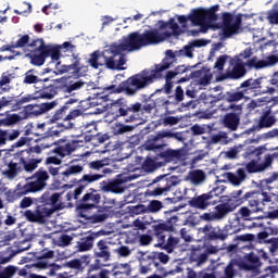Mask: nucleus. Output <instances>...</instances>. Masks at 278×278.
Masks as SVG:
<instances>
[{"label":"nucleus","mask_w":278,"mask_h":278,"mask_svg":"<svg viewBox=\"0 0 278 278\" xmlns=\"http://www.w3.org/2000/svg\"><path fill=\"white\" fill-rule=\"evenodd\" d=\"M159 29H170L165 30L160 34L157 28L144 30L142 34L140 31H134L124 36L119 43L111 45V56H106V66L110 71H125V54L123 52L127 51L132 53V51H140L143 47H151V45H160L164 42L166 38H172L173 36H181V28L179 24L175 22V18L170 17L168 22L159 21Z\"/></svg>","instance_id":"1"},{"label":"nucleus","mask_w":278,"mask_h":278,"mask_svg":"<svg viewBox=\"0 0 278 278\" xmlns=\"http://www.w3.org/2000/svg\"><path fill=\"white\" fill-rule=\"evenodd\" d=\"M175 62H177V55L173 50H167L165 58L160 64H155L154 68L142 70L140 73L122 81L118 86L110 85L104 87L103 90L110 94H121V92H125L127 97H136L140 90H144L149 88L151 84H155L157 79H162V77H164V71H168Z\"/></svg>","instance_id":"2"},{"label":"nucleus","mask_w":278,"mask_h":278,"mask_svg":"<svg viewBox=\"0 0 278 278\" xmlns=\"http://www.w3.org/2000/svg\"><path fill=\"white\" fill-rule=\"evenodd\" d=\"M62 188V182L58 181L52 184L51 188L46 190L38 199V204L35 210H26L23 213L24 218L28 223H36L37 225H46L51 218L54 212L63 210L62 205V192H56Z\"/></svg>","instance_id":"3"},{"label":"nucleus","mask_w":278,"mask_h":278,"mask_svg":"<svg viewBox=\"0 0 278 278\" xmlns=\"http://www.w3.org/2000/svg\"><path fill=\"white\" fill-rule=\"evenodd\" d=\"M275 64H278V56L275 54H271L267 56L264 60H258L257 56H253L252 59H249L247 62L238 59L232 58L229 61V66H232L231 70H228L225 73L226 79H242L244 75H247V66L248 68H255L256 71H260L261 68H268V66H275Z\"/></svg>","instance_id":"4"},{"label":"nucleus","mask_w":278,"mask_h":278,"mask_svg":"<svg viewBox=\"0 0 278 278\" xmlns=\"http://www.w3.org/2000/svg\"><path fill=\"white\" fill-rule=\"evenodd\" d=\"M155 108H157L156 100L142 106L140 102L129 104L127 100L119 98L111 104L112 114L116 118H123L125 123H136V121H140V114L143 110L144 112H153Z\"/></svg>","instance_id":"5"},{"label":"nucleus","mask_w":278,"mask_h":278,"mask_svg":"<svg viewBox=\"0 0 278 278\" xmlns=\"http://www.w3.org/2000/svg\"><path fill=\"white\" fill-rule=\"evenodd\" d=\"M101 203V193L94 188H89L76 205L78 218H85L89 223H103L108 214H94L92 210H99Z\"/></svg>","instance_id":"6"},{"label":"nucleus","mask_w":278,"mask_h":278,"mask_svg":"<svg viewBox=\"0 0 278 278\" xmlns=\"http://www.w3.org/2000/svg\"><path fill=\"white\" fill-rule=\"evenodd\" d=\"M242 190L233 191L232 197L228 200L231 205H237L238 201L242 203L248 201V207H252L255 212L264 207V203H273L276 201L278 203V195L275 193H269L264 190L261 191H249L242 198Z\"/></svg>","instance_id":"7"},{"label":"nucleus","mask_w":278,"mask_h":278,"mask_svg":"<svg viewBox=\"0 0 278 278\" xmlns=\"http://www.w3.org/2000/svg\"><path fill=\"white\" fill-rule=\"evenodd\" d=\"M47 181H49V172L41 167L27 178V182L21 188L20 192L12 190L7 192V201L14 203L18 199V194L42 192L47 188Z\"/></svg>","instance_id":"8"},{"label":"nucleus","mask_w":278,"mask_h":278,"mask_svg":"<svg viewBox=\"0 0 278 278\" xmlns=\"http://www.w3.org/2000/svg\"><path fill=\"white\" fill-rule=\"evenodd\" d=\"M60 49H66L67 51H73L76 49L75 45H72L70 41L63 42L61 46H58V56L56 59H51L48 63L47 73H54V75H64V73H68L74 71L75 75L79 76L81 73V59L75 54H73V63L70 65H63L60 61L62 58V52Z\"/></svg>","instance_id":"9"},{"label":"nucleus","mask_w":278,"mask_h":278,"mask_svg":"<svg viewBox=\"0 0 278 278\" xmlns=\"http://www.w3.org/2000/svg\"><path fill=\"white\" fill-rule=\"evenodd\" d=\"M167 140H184L181 132H173L172 130H160L155 135H149L143 143L146 151H154L156 155L165 148L168 147Z\"/></svg>","instance_id":"10"},{"label":"nucleus","mask_w":278,"mask_h":278,"mask_svg":"<svg viewBox=\"0 0 278 278\" xmlns=\"http://www.w3.org/2000/svg\"><path fill=\"white\" fill-rule=\"evenodd\" d=\"M92 257L93 264L89 266V273L110 266L109 262H112V247H110V242L105 239L99 240L93 248Z\"/></svg>","instance_id":"11"},{"label":"nucleus","mask_w":278,"mask_h":278,"mask_svg":"<svg viewBox=\"0 0 278 278\" xmlns=\"http://www.w3.org/2000/svg\"><path fill=\"white\" fill-rule=\"evenodd\" d=\"M153 187H149L146 191V197H162L166 192H170L172 188L179 185V177L161 175L153 180Z\"/></svg>","instance_id":"12"},{"label":"nucleus","mask_w":278,"mask_h":278,"mask_svg":"<svg viewBox=\"0 0 278 278\" xmlns=\"http://www.w3.org/2000/svg\"><path fill=\"white\" fill-rule=\"evenodd\" d=\"M66 112H68V106L63 105L59 110L55 111V113L50 118V122L58 123L59 121H62V123H58L56 127L52 126L49 130L50 136H60L62 131L65 129H73L75 127V123H70L66 119Z\"/></svg>","instance_id":"13"},{"label":"nucleus","mask_w":278,"mask_h":278,"mask_svg":"<svg viewBox=\"0 0 278 278\" xmlns=\"http://www.w3.org/2000/svg\"><path fill=\"white\" fill-rule=\"evenodd\" d=\"M81 173H84V165L81 163L72 162L70 165H66L65 168L60 173L59 179L60 181L70 185H62V188H73V186H77V182H75L77 178L74 177H76V175H81Z\"/></svg>","instance_id":"14"},{"label":"nucleus","mask_w":278,"mask_h":278,"mask_svg":"<svg viewBox=\"0 0 278 278\" xmlns=\"http://www.w3.org/2000/svg\"><path fill=\"white\" fill-rule=\"evenodd\" d=\"M240 203H242V201H238L237 204H231V202H227V203H222L215 206V212H211V213H204L201 215L202 220H223V218H225V216H227V214H229V212H233V210H236V207H239Z\"/></svg>","instance_id":"15"},{"label":"nucleus","mask_w":278,"mask_h":278,"mask_svg":"<svg viewBox=\"0 0 278 278\" xmlns=\"http://www.w3.org/2000/svg\"><path fill=\"white\" fill-rule=\"evenodd\" d=\"M58 47L46 48L43 50H37V52H30L26 54V58L30 60L33 66H42L47 62V58L51 60H58Z\"/></svg>","instance_id":"16"},{"label":"nucleus","mask_w":278,"mask_h":278,"mask_svg":"<svg viewBox=\"0 0 278 278\" xmlns=\"http://www.w3.org/2000/svg\"><path fill=\"white\" fill-rule=\"evenodd\" d=\"M60 92H62V78L55 79L54 84H43L42 87L35 92V94H37V99L51 100L56 97V94H60Z\"/></svg>","instance_id":"17"},{"label":"nucleus","mask_w":278,"mask_h":278,"mask_svg":"<svg viewBox=\"0 0 278 278\" xmlns=\"http://www.w3.org/2000/svg\"><path fill=\"white\" fill-rule=\"evenodd\" d=\"M156 155L160 157V160H164L167 164H170V162L186 160L188 149H186V147L176 150L167 148L166 150H161Z\"/></svg>","instance_id":"18"},{"label":"nucleus","mask_w":278,"mask_h":278,"mask_svg":"<svg viewBox=\"0 0 278 278\" xmlns=\"http://www.w3.org/2000/svg\"><path fill=\"white\" fill-rule=\"evenodd\" d=\"M216 203H218V200H213L212 193L208 192L193 197L189 201L190 207L202 211L207 210V207H212L213 205H216Z\"/></svg>","instance_id":"19"},{"label":"nucleus","mask_w":278,"mask_h":278,"mask_svg":"<svg viewBox=\"0 0 278 278\" xmlns=\"http://www.w3.org/2000/svg\"><path fill=\"white\" fill-rule=\"evenodd\" d=\"M110 169L105 168L103 169L102 174H99L97 172L89 170V173L84 174L80 179L74 180L76 186L80 187L81 191L86 190L88 186H91V184H94L99 181L100 179H103L105 177V173H108Z\"/></svg>","instance_id":"20"},{"label":"nucleus","mask_w":278,"mask_h":278,"mask_svg":"<svg viewBox=\"0 0 278 278\" xmlns=\"http://www.w3.org/2000/svg\"><path fill=\"white\" fill-rule=\"evenodd\" d=\"M155 247L166 253H175L177 249L181 247V238L169 235L168 238L161 237L160 243H156Z\"/></svg>","instance_id":"21"},{"label":"nucleus","mask_w":278,"mask_h":278,"mask_svg":"<svg viewBox=\"0 0 278 278\" xmlns=\"http://www.w3.org/2000/svg\"><path fill=\"white\" fill-rule=\"evenodd\" d=\"M153 266L154 268H160V263L155 261L154 252L142 254L140 258V269H139L140 275H147L151 273L153 270Z\"/></svg>","instance_id":"22"},{"label":"nucleus","mask_w":278,"mask_h":278,"mask_svg":"<svg viewBox=\"0 0 278 278\" xmlns=\"http://www.w3.org/2000/svg\"><path fill=\"white\" fill-rule=\"evenodd\" d=\"M55 105H58L55 101L41 104H28L24 106V111L28 114V116H42V114H46V112H49V110H53Z\"/></svg>","instance_id":"23"},{"label":"nucleus","mask_w":278,"mask_h":278,"mask_svg":"<svg viewBox=\"0 0 278 278\" xmlns=\"http://www.w3.org/2000/svg\"><path fill=\"white\" fill-rule=\"evenodd\" d=\"M200 231L204 235V238L206 240H222L225 241L229 237V233L213 227L212 225H204L202 228H200Z\"/></svg>","instance_id":"24"},{"label":"nucleus","mask_w":278,"mask_h":278,"mask_svg":"<svg viewBox=\"0 0 278 278\" xmlns=\"http://www.w3.org/2000/svg\"><path fill=\"white\" fill-rule=\"evenodd\" d=\"M239 88H241L244 94H250V92H255V90L264 92V90H266V85H264V78H249L241 83Z\"/></svg>","instance_id":"25"},{"label":"nucleus","mask_w":278,"mask_h":278,"mask_svg":"<svg viewBox=\"0 0 278 278\" xmlns=\"http://www.w3.org/2000/svg\"><path fill=\"white\" fill-rule=\"evenodd\" d=\"M14 160H20L22 170H25V173H34L38 168V164L42 162V159H29V156L22 152L17 153Z\"/></svg>","instance_id":"26"},{"label":"nucleus","mask_w":278,"mask_h":278,"mask_svg":"<svg viewBox=\"0 0 278 278\" xmlns=\"http://www.w3.org/2000/svg\"><path fill=\"white\" fill-rule=\"evenodd\" d=\"M262 266V261L255 252H250L244 255L243 261L240 263L242 270H257Z\"/></svg>","instance_id":"27"},{"label":"nucleus","mask_w":278,"mask_h":278,"mask_svg":"<svg viewBox=\"0 0 278 278\" xmlns=\"http://www.w3.org/2000/svg\"><path fill=\"white\" fill-rule=\"evenodd\" d=\"M84 88V81H73L68 78H61V92L66 94V97H73L75 91L81 90Z\"/></svg>","instance_id":"28"},{"label":"nucleus","mask_w":278,"mask_h":278,"mask_svg":"<svg viewBox=\"0 0 278 278\" xmlns=\"http://www.w3.org/2000/svg\"><path fill=\"white\" fill-rule=\"evenodd\" d=\"M218 101H222V103L218 105V110L220 112H229V110L232 112H242V104L231 103L227 100L225 93H219L218 98H214L211 103H218Z\"/></svg>","instance_id":"29"},{"label":"nucleus","mask_w":278,"mask_h":278,"mask_svg":"<svg viewBox=\"0 0 278 278\" xmlns=\"http://www.w3.org/2000/svg\"><path fill=\"white\" fill-rule=\"evenodd\" d=\"M101 58L104 59V64L108 67V58H112V46H110L109 50H105L104 52H99V51H94L90 54L89 58V65L91 68H99V66H103V63H99V60H101Z\"/></svg>","instance_id":"30"},{"label":"nucleus","mask_w":278,"mask_h":278,"mask_svg":"<svg viewBox=\"0 0 278 278\" xmlns=\"http://www.w3.org/2000/svg\"><path fill=\"white\" fill-rule=\"evenodd\" d=\"M191 77L199 83L200 86H210L212 81V71L207 67H202L201 70L191 72Z\"/></svg>","instance_id":"31"},{"label":"nucleus","mask_w":278,"mask_h":278,"mask_svg":"<svg viewBox=\"0 0 278 278\" xmlns=\"http://www.w3.org/2000/svg\"><path fill=\"white\" fill-rule=\"evenodd\" d=\"M21 129H1L0 128V147H5L8 142H14V140H18L21 138Z\"/></svg>","instance_id":"32"},{"label":"nucleus","mask_w":278,"mask_h":278,"mask_svg":"<svg viewBox=\"0 0 278 278\" xmlns=\"http://www.w3.org/2000/svg\"><path fill=\"white\" fill-rule=\"evenodd\" d=\"M240 114L242 112L232 111V113H227L223 118L224 127L230 129V131H236L240 125Z\"/></svg>","instance_id":"33"},{"label":"nucleus","mask_w":278,"mask_h":278,"mask_svg":"<svg viewBox=\"0 0 278 278\" xmlns=\"http://www.w3.org/2000/svg\"><path fill=\"white\" fill-rule=\"evenodd\" d=\"M47 81H50V78H40L38 77V71L31 68L28 70L25 74H24V78H23V84L26 86H31L34 84H47Z\"/></svg>","instance_id":"34"},{"label":"nucleus","mask_w":278,"mask_h":278,"mask_svg":"<svg viewBox=\"0 0 278 278\" xmlns=\"http://www.w3.org/2000/svg\"><path fill=\"white\" fill-rule=\"evenodd\" d=\"M77 149V141H70L66 143V139H61V146L55 149L56 155L60 157H66L71 155Z\"/></svg>","instance_id":"35"},{"label":"nucleus","mask_w":278,"mask_h":278,"mask_svg":"<svg viewBox=\"0 0 278 278\" xmlns=\"http://www.w3.org/2000/svg\"><path fill=\"white\" fill-rule=\"evenodd\" d=\"M96 238L97 236L94 235H89L87 237L80 238V240L76 243V249L78 253H86V251H92Z\"/></svg>","instance_id":"36"},{"label":"nucleus","mask_w":278,"mask_h":278,"mask_svg":"<svg viewBox=\"0 0 278 278\" xmlns=\"http://www.w3.org/2000/svg\"><path fill=\"white\" fill-rule=\"evenodd\" d=\"M100 186L104 192H113L115 194L125 192V188H123V181L121 180H114L111 182L102 181Z\"/></svg>","instance_id":"37"},{"label":"nucleus","mask_w":278,"mask_h":278,"mask_svg":"<svg viewBox=\"0 0 278 278\" xmlns=\"http://www.w3.org/2000/svg\"><path fill=\"white\" fill-rule=\"evenodd\" d=\"M11 161L9 163V169H7L3 175H5V177H8V179H14L16 177V175H18V173H23V166L21 163V160H15Z\"/></svg>","instance_id":"38"},{"label":"nucleus","mask_w":278,"mask_h":278,"mask_svg":"<svg viewBox=\"0 0 278 278\" xmlns=\"http://www.w3.org/2000/svg\"><path fill=\"white\" fill-rule=\"evenodd\" d=\"M205 172L203 169H193L188 174V179L193 186H201L206 179Z\"/></svg>","instance_id":"39"},{"label":"nucleus","mask_w":278,"mask_h":278,"mask_svg":"<svg viewBox=\"0 0 278 278\" xmlns=\"http://www.w3.org/2000/svg\"><path fill=\"white\" fill-rule=\"evenodd\" d=\"M189 21L194 26L205 25V17H204V13H203V8L193 9L191 11V13L189 14Z\"/></svg>","instance_id":"40"},{"label":"nucleus","mask_w":278,"mask_h":278,"mask_svg":"<svg viewBox=\"0 0 278 278\" xmlns=\"http://www.w3.org/2000/svg\"><path fill=\"white\" fill-rule=\"evenodd\" d=\"M220 10V5L215 4L211 7L210 9H203V14H204V25L206 23H215V21H218V15L216 12Z\"/></svg>","instance_id":"41"},{"label":"nucleus","mask_w":278,"mask_h":278,"mask_svg":"<svg viewBox=\"0 0 278 278\" xmlns=\"http://www.w3.org/2000/svg\"><path fill=\"white\" fill-rule=\"evenodd\" d=\"M210 256L203 252L201 253V248H193L191 251L190 260L191 262H197L198 266H201V264H205Z\"/></svg>","instance_id":"42"},{"label":"nucleus","mask_w":278,"mask_h":278,"mask_svg":"<svg viewBox=\"0 0 278 278\" xmlns=\"http://www.w3.org/2000/svg\"><path fill=\"white\" fill-rule=\"evenodd\" d=\"M226 96V101H230L231 103H238V101H242V99H245V93L242 90V88L238 87L237 91H226L224 93Z\"/></svg>","instance_id":"43"},{"label":"nucleus","mask_w":278,"mask_h":278,"mask_svg":"<svg viewBox=\"0 0 278 278\" xmlns=\"http://www.w3.org/2000/svg\"><path fill=\"white\" fill-rule=\"evenodd\" d=\"M36 99H38V96L33 93H28L18 99H15V103L13 104V112H18V110H21L25 103H31V101H36Z\"/></svg>","instance_id":"44"},{"label":"nucleus","mask_w":278,"mask_h":278,"mask_svg":"<svg viewBox=\"0 0 278 278\" xmlns=\"http://www.w3.org/2000/svg\"><path fill=\"white\" fill-rule=\"evenodd\" d=\"M152 231L155 238L157 239V243H160V240H162V238H166V235L164 233V231H170V230H168V226H166V224L157 223L152 225Z\"/></svg>","instance_id":"45"},{"label":"nucleus","mask_w":278,"mask_h":278,"mask_svg":"<svg viewBox=\"0 0 278 278\" xmlns=\"http://www.w3.org/2000/svg\"><path fill=\"white\" fill-rule=\"evenodd\" d=\"M16 123H21V115L16 113L9 114L4 118H0V127H12V125H16Z\"/></svg>","instance_id":"46"},{"label":"nucleus","mask_w":278,"mask_h":278,"mask_svg":"<svg viewBox=\"0 0 278 278\" xmlns=\"http://www.w3.org/2000/svg\"><path fill=\"white\" fill-rule=\"evenodd\" d=\"M275 94L278 92V72L274 73L271 78L269 79V85H265V89H263V93Z\"/></svg>","instance_id":"47"},{"label":"nucleus","mask_w":278,"mask_h":278,"mask_svg":"<svg viewBox=\"0 0 278 278\" xmlns=\"http://www.w3.org/2000/svg\"><path fill=\"white\" fill-rule=\"evenodd\" d=\"M53 46L51 45H46L45 39L42 38H37L33 39L28 42V49H34V52L37 53V51H41L43 49H50Z\"/></svg>","instance_id":"48"},{"label":"nucleus","mask_w":278,"mask_h":278,"mask_svg":"<svg viewBox=\"0 0 278 278\" xmlns=\"http://www.w3.org/2000/svg\"><path fill=\"white\" fill-rule=\"evenodd\" d=\"M275 205V203H277V201H273V202H264L263 204V207L262 208H258L257 211L253 210V207H247V206H243L240 208V214L241 216H243V218H249V216H251V214H255L257 212H264L266 210V205Z\"/></svg>","instance_id":"49"},{"label":"nucleus","mask_w":278,"mask_h":278,"mask_svg":"<svg viewBox=\"0 0 278 278\" xmlns=\"http://www.w3.org/2000/svg\"><path fill=\"white\" fill-rule=\"evenodd\" d=\"M277 122L276 115H263L258 121V127L260 129L273 127Z\"/></svg>","instance_id":"50"},{"label":"nucleus","mask_w":278,"mask_h":278,"mask_svg":"<svg viewBox=\"0 0 278 278\" xmlns=\"http://www.w3.org/2000/svg\"><path fill=\"white\" fill-rule=\"evenodd\" d=\"M175 105L176 104L173 99H166L164 97L156 98V108H159V110H165V112H168V110H170V108H175Z\"/></svg>","instance_id":"51"},{"label":"nucleus","mask_w":278,"mask_h":278,"mask_svg":"<svg viewBox=\"0 0 278 278\" xmlns=\"http://www.w3.org/2000/svg\"><path fill=\"white\" fill-rule=\"evenodd\" d=\"M17 40L13 43V49H25V47L29 48V42L31 37L29 35H17Z\"/></svg>","instance_id":"52"},{"label":"nucleus","mask_w":278,"mask_h":278,"mask_svg":"<svg viewBox=\"0 0 278 278\" xmlns=\"http://www.w3.org/2000/svg\"><path fill=\"white\" fill-rule=\"evenodd\" d=\"M231 60H233V56L231 55H219L214 64V68H216L219 72L225 71V64H227V62H231Z\"/></svg>","instance_id":"53"},{"label":"nucleus","mask_w":278,"mask_h":278,"mask_svg":"<svg viewBox=\"0 0 278 278\" xmlns=\"http://www.w3.org/2000/svg\"><path fill=\"white\" fill-rule=\"evenodd\" d=\"M222 31H223L224 38H231V36H235V34H238L239 28H237L235 24H226V25H223Z\"/></svg>","instance_id":"54"},{"label":"nucleus","mask_w":278,"mask_h":278,"mask_svg":"<svg viewBox=\"0 0 278 278\" xmlns=\"http://www.w3.org/2000/svg\"><path fill=\"white\" fill-rule=\"evenodd\" d=\"M110 161L109 160H97L88 163V166L92 173L94 170H101V168H104V166H109Z\"/></svg>","instance_id":"55"},{"label":"nucleus","mask_w":278,"mask_h":278,"mask_svg":"<svg viewBox=\"0 0 278 278\" xmlns=\"http://www.w3.org/2000/svg\"><path fill=\"white\" fill-rule=\"evenodd\" d=\"M27 136H29V130H26L24 137H21L16 142H14L9 151H14V149H21V147H25L27 142H31V139H29Z\"/></svg>","instance_id":"56"},{"label":"nucleus","mask_w":278,"mask_h":278,"mask_svg":"<svg viewBox=\"0 0 278 278\" xmlns=\"http://www.w3.org/2000/svg\"><path fill=\"white\" fill-rule=\"evenodd\" d=\"M129 131H134V126H127L123 124H116L113 127V135L114 136H123V134H127Z\"/></svg>","instance_id":"57"},{"label":"nucleus","mask_w":278,"mask_h":278,"mask_svg":"<svg viewBox=\"0 0 278 278\" xmlns=\"http://www.w3.org/2000/svg\"><path fill=\"white\" fill-rule=\"evenodd\" d=\"M168 99H172L175 105H179L184 101V88L177 86L174 96H168Z\"/></svg>","instance_id":"58"},{"label":"nucleus","mask_w":278,"mask_h":278,"mask_svg":"<svg viewBox=\"0 0 278 278\" xmlns=\"http://www.w3.org/2000/svg\"><path fill=\"white\" fill-rule=\"evenodd\" d=\"M9 256H2L0 257V264H8L11 262L12 257H14L15 255H17V253H23V251H27V248H22L17 251L14 252V250H12V248H8L7 249Z\"/></svg>","instance_id":"59"},{"label":"nucleus","mask_w":278,"mask_h":278,"mask_svg":"<svg viewBox=\"0 0 278 278\" xmlns=\"http://www.w3.org/2000/svg\"><path fill=\"white\" fill-rule=\"evenodd\" d=\"M118 275H125V277H129V275H131V265L127 263L121 264L114 271L115 277H118Z\"/></svg>","instance_id":"60"},{"label":"nucleus","mask_w":278,"mask_h":278,"mask_svg":"<svg viewBox=\"0 0 278 278\" xmlns=\"http://www.w3.org/2000/svg\"><path fill=\"white\" fill-rule=\"evenodd\" d=\"M194 47L191 45L185 46L181 50L176 51V55H184L185 58H194Z\"/></svg>","instance_id":"61"},{"label":"nucleus","mask_w":278,"mask_h":278,"mask_svg":"<svg viewBox=\"0 0 278 278\" xmlns=\"http://www.w3.org/2000/svg\"><path fill=\"white\" fill-rule=\"evenodd\" d=\"M162 207H164V204L162 203V201L152 200L148 204V212H151L152 214H156V212H160Z\"/></svg>","instance_id":"62"},{"label":"nucleus","mask_w":278,"mask_h":278,"mask_svg":"<svg viewBox=\"0 0 278 278\" xmlns=\"http://www.w3.org/2000/svg\"><path fill=\"white\" fill-rule=\"evenodd\" d=\"M73 242V237L70 235H61L56 241L55 244L56 247H68Z\"/></svg>","instance_id":"63"},{"label":"nucleus","mask_w":278,"mask_h":278,"mask_svg":"<svg viewBox=\"0 0 278 278\" xmlns=\"http://www.w3.org/2000/svg\"><path fill=\"white\" fill-rule=\"evenodd\" d=\"M16 275V267L8 266L3 271L0 270V278H12Z\"/></svg>","instance_id":"64"}]
</instances>
